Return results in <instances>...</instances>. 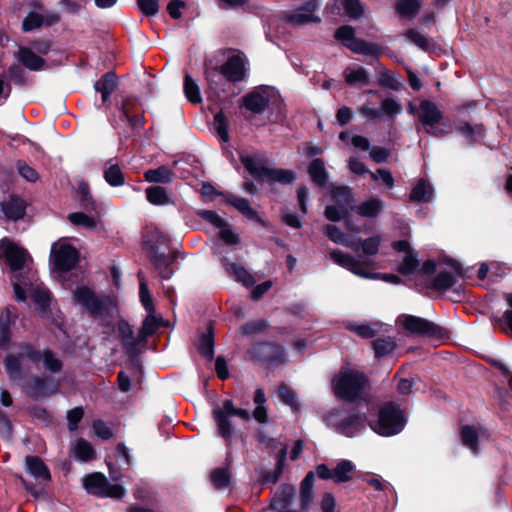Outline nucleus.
Here are the masks:
<instances>
[{"mask_svg": "<svg viewBox=\"0 0 512 512\" xmlns=\"http://www.w3.org/2000/svg\"><path fill=\"white\" fill-rule=\"evenodd\" d=\"M25 363L48 375L59 374L63 369V361L49 347H41L30 343L23 344L17 354H9L4 360V367L13 382H19L26 374Z\"/></svg>", "mask_w": 512, "mask_h": 512, "instance_id": "nucleus-1", "label": "nucleus"}, {"mask_svg": "<svg viewBox=\"0 0 512 512\" xmlns=\"http://www.w3.org/2000/svg\"><path fill=\"white\" fill-rule=\"evenodd\" d=\"M30 260L28 252L17 245L15 242L8 238L0 240V261L9 267L11 272L14 273L12 278V285L14 288V295L17 301L24 302L26 300V286L25 281H21L17 275L18 272L24 269Z\"/></svg>", "mask_w": 512, "mask_h": 512, "instance_id": "nucleus-2", "label": "nucleus"}, {"mask_svg": "<svg viewBox=\"0 0 512 512\" xmlns=\"http://www.w3.org/2000/svg\"><path fill=\"white\" fill-rule=\"evenodd\" d=\"M330 259L337 265L351 271L353 274L362 278L377 279L380 278L392 284H400L401 278L394 274L370 273L367 268L373 267L374 262L371 259L356 260L354 256L344 253L339 249H333L329 253Z\"/></svg>", "mask_w": 512, "mask_h": 512, "instance_id": "nucleus-3", "label": "nucleus"}, {"mask_svg": "<svg viewBox=\"0 0 512 512\" xmlns=\"http://www.w3.org/2000/svg\"><path fill=\"white\" fill-rule=\"evenodd\" d=\"M366 384V376L352 369H341L332 380L335 395L349 402L357 400L362 395Z\"/></svg>", "mask_w": 512, "mask_h": 512, "instance_id": "nucleus-4", "label": "nucleus"}, {"mask_svg": "<svg viewBox=\"0 0 512 512\" xmlns=\"http://www.w3.org/2000/svg\"><path fill=\"white\" fill-rule=\"evenodd\" d=\"M406 424V418L400 406L387 402L381 406L378 419L370 423L373 431L382 436H393L400 433Z\"/></svg>", "mask_w": 512, "mask_h": 512, "instance_id": "nucleus-5", "label": "nucleus"}, {"mask_svg": "<svg viewBox=\"0 0 512 512\" xmlns=\"http://www.w3.org/2000/svg\"><path fill=\"white\" fill-rule=\"evenodd\" d=\"M418 119L425 132L435 137H442L451 132V126L442 122L443 114L437 105L429 100L421 101L418 110Z\"/></svg>", "mask_w": 512, "mask_h": 512, "instance_id": "nucleus-6", "label": "nucleus"}, {"mask_svg": "<svg viewBox=\"0 0 512 512\" xmlns=\"http://www.w3.org/2000/svg\"><path fill=\"white\" fill-rule=\"evenodd\" d=\"M213 416L217 424L218 434L230 441L234 428L231 424L230 418L237 416L245 421L250 419V413L246 409L237 408L232 400H225L221 407L213 410Z\"/></svg>", "mask_w": 512, "mask_h": 512, "instance_id": "nucleus-7", "label": "nucleus"}, {"mask_svg": "<svg viewBox=\"0 0 512 512\" xmlns=\"http://www.w3.org/2000/svg\"><path fill=\"white\" fill-rule=\"evenodd\" d=\"M74 299L93 317L103 316L114 305L110 296L98 297L88 287H79L74 291Z\"/></svg>", "mask_w": 512, "mask_h": 512, "instance_id": "nucleus-8", "label": "nucleus"}, {"mask_svg": "<svg viewBox=\"0 0 512 512\" xmlns=\"http://www.w3.org/2000/svg\"><path fill=\"white\" fill-rule=\"evenodd\" d=\"M397 322L410 334L441 338L447 332L441 326L421 317L403 314Z\"/></svg>", "mask_w": 512, "mask_h": 512, "instance_id": "nucleus-9", "label": "nucleus"}, {"mask_svg": "<svg viewBox=\"0 0 512 512\" xmlns=\"http://www.w3.org/2000/svg\"><path fill=\"white\" fill-rule=\"evenodd\" d=\"M335 37L354 53L375 56L381 51L379 45L356 38L355 31L351 26L338 28L335 32Z\"/></svg>", "mask_w": 512, "mask_h": 512, "instance_id": "nucleus-10", "label": "nucleus"}, {"mask_svg": "<svg viewBox=\"0 0 512 512\" xmlns=\"http://www.w3.org/2000/svg\"><path fill=\"white\" fill-rule=\"evenodd\" d=\"M117 331L125 353L131 359L137 358L147 344L144 338L140 337V331L135 334L133 327L124 319L117 322Z\"/></svg>", "mask_w": 512, "mask_h": 512, "instance_id": "nucleus-11", "label": "nucleus"}, {"mask_svg": "<svg viewBox=\"0 0 512 512\" xmlns=\"http://www.w3.org/2000/svg\"><path fill=\"white\" fill-rule=\"evenodd\" d=\"M79 260V253L67 243H54L51 248V261L59 271H69Z\"/></svg>", "mask_w": 512, "mask_h": 512, "instance_id": "nucleus-12", "label": "nucleus"}, {"mask_svg": "<svg viewBox=\"0 0 512 512\" xmlns=\"http://www.w3.org/2000/svg\"><path fill=\"white\" fill-rule=\"evenodd\" d=\"M60 21V15L56 12H50L45 15L31 11L22 21V31L30 32L41 27H50L57 24Z\"/></svg>", "mask_w": 512, "mask_h": 512, "instance_id": "nucleus-13", "label": "nucleus"}, {"mask_svg": "<svg viewBox=\"0 0 512 512\" xmlns=\"http://www.w3.org/2000/svg\"><path fill=\"white\" fill-rule=\"evenodd\" d=\"M14 58L30 71H41L46 67V60L35 53L32 48L20 45L13 54Z\"/></svg>", "mask_w": 512, "mask_h": 512, "instance_id": "nucleus-14", "label": "nucleus"}, {"mask_svg": "<svg viewBox=\"0 0 512 512\" xmlns=\"http://www.w3.org/2000/svg\"><path fill=\"white\" fill-rule=\"evenodd\" d=\"M52 385L53 380L49 375H34L25 381L24 390L30 397L38 398L52 393Z\"/></svg>", "mask_w": 512, "mask_h": 512, "instance_id": "nucleus-15", "label": "nucleus"}, {"mask_svg": "<svg viewBox=\"0 0 512 512\" xmlns=\"http://www.w3.org/2000/svg\"><path fill=\"white\" fill-rule=\"evenodd\" d=\"M220 73L229 82H239L245 78V62L242 56L233 55L221 66Z\"/></svg>", "mask_w": 512, "mask_h": 512, "instance_id": "nucleus-16", "label": "nucleus"}, {"mask_svg": "<svg viewBox=\"0 0 512 512\" xmlns=\"http://www.w3.org/2000/svg\"><path fill=\"white\" fill-rule=\"evenodd\" d=\"M383 241L381 235L376 234L371 237L362 239V238H354L352 242L355 244V248H350L354 252H358L360 249L365 256L364 258H355L356 260H365L370 259L369 257H374L379 253L380 245Z\"/></svg>", "mask_w": 512, "mask_h": 512, "instance_id": "nucleus-17", "label": "nucleus"}, {"mask_svg": "<svg viewBox=\"0 0 512 512\" xmlns=\"http://www.w3.org/2000/svg\"><path fill=\"white\" fill-rule=\"evenodd\" d=\"M316 0L307 1L298 11L288 16V22L293 25H304L310 22H320V18L314 15L317 8Z\"/></svg>", "mask_w": 512, "mask_h": 512, "instance_id": "nucleus-18", "label": "nucleus"}, {"mask_svg": "<svg viewBox=\"0 0 512 512\" xmlns=\"http://www.w3.org/2000/svg\"><path fill=\"white\" fill-rule=\"evenodd\" d=\"M175 259L176 256L174 254L165 255L164 253H159L155 247H151L150 260L162 278L167 279L172 276L173 271L170 266Z\"/></svg>", "mask_w": 512, "mask_h": 512, "instance_id": "nucleus-19", "label": "nucleus"}, {"mask_svg": "<svg viewBox=\"0 0 512 512\" xmlns=\"http://www.w3.org/2000/svg\"><path fill=\"white\" fill-rule=\"evenodd\" d=\"M456 131L461 134L469 144L483 139L486 134V129L482 124H470L465 121H458L455 124Z\"/></svg>", "mask_w": 512, "mask_h": 512, "instance_id": "nucleus-20", "label": "nucleus"}, {"mask_svg": "<svg viewBox=\"0 0 512 512\" xmlns=\"http://www.w3.org/2000/svg\"><path fill=\"white\" fill-rule=\"evenodd\" d=\"M243 104L253 114H260L268 107L269 98L265 91H253L243 97Z\"/></svg>", "mask_w": 512, "mask_h": 512, "instance_id": "nucleus-21", "label": "nucleus"}, {"mask_svg": "<svg viewBox=\"0 0 512 512\" xmlns=\"http://www.w3.org/2000/svg\"><path fill=\"white\" fill-rule=\"evenodd\" d=\"M365 422L366 416L364 414H352L337 424V430L348 437H352L364 427Z\"/></svg>", "mask_w": 512, "mask_h": 512, "instance_id": "nucleus-22", "label": "nucleus"}, {"mask_svg": "<svg viewBox=\"0 0 512 512\" xmlns=\"http://www.w3.org/2000/svg\"><path fill=\"white\" fill-rule=\"evenodd\" d=\"M1 207L4 215L8 219L19 220L25 215L26 204L17 196H10L1 203Z\"/></svg>", "mask_w": 512, "mask_h": 512, "instance_id": "nucleus-23", "label": "nucleus"}, {"mask_svg": "<svg viewBox=\"0 0 512 512\" xmlns=\"http://www.w3.org/2000/svg\"><path fill=\"white\" fill-rule=\"evenodd\" d=\"M118 87V80L114 73L108 72L104 74L94 84L96 92L101 93L103 102H106L109 97L116 91Z\"/></svg>", "mask_w": 512, "mask_h": 512, "instance_id": "nucleus-24", "label": "nucleus"}, {"mask_svg": "<svg viewBox=\"0 0 512 512\" xmlns=\"http://www.w3.org/2000/svg\"><path fill=\"white\" fill-rule=\"evenodd\" d=\"M294 493L295 489L292 485L281 484L271 501V508L279 511L286 509L290 505Z\"/></svg>", "mask_w": 512, "mask_h": 512, "instance_id": "nucleus-25", "label": "nucleus"}, {"mask_svg": "<svg viewBox=\"0 0 512 512\" xmlns=\"http://www.w3.org/2000/svg\"><path fill=\"white\" fill-rule=\"evenodd\" d=\"M25 464L27 472L31 476L43 481H50V471L38 456H26Z\"/></svg>", "mask_w": 512, "mask_h": 512, "instance_id": "nucleus-26", "label": "nucleus"}, {"mask_svg": "<svg viewBox=\"0 0 512 512\" xmlns=\"http://www.w3.org/2000/svg\"><path fill=\"white\" fill-rule=\"evenodd\" d=\"M308 174L311 180L319 187L323 188L328 182V172L324 161L320 158L314 159L308 166Z\"/></svg>", "mask_w": 512, "mask_h": 512, "instance_id": "nucleus-27", "label": "nucleus"}, {"mask_svg": "<svg viewBox=\"0 0 512 512\" xmlns=\"http://www.w3.org/2000/svg\"><path fill=\"white\" fill-rule=\"evenodd\" d=\"M174 172L171 168L162 165L155 169H149L145 172L144 177L150 183H171L174 178Z\"/></svg>", "mask_w": 512, "mask_h": 512, "instance_id": "nucleus-28", "label": "nucleus"}, {"mask_svg": "<svg viewBox=\"0 0 512 512\" xmlns=\"http://www.w3.org/2000/svg\"><path fill=\"white\" fill-rule=\"evenodd\" d=\"M105 181L113 187L122 186L125 183V176L118 164L113 163V160H108L105 163L103 172Z\"/></svg>", "mask_w": 512, "mask_h": 512, "instance_id": "nucleus-29", "label": "nucleus"}, {"mask_svg": "<svg viewBox=\"0 0 512 512\" xmlns=\"http://www.w3.org/2000/svg\"><path fill=\"white\" fill-rule=\"evenodd\" d=\"M83 485L89 493L101 496L107 486V479L101 473H93L84 477Z\"/></svg>", "mask_w": 512, "mask_h": 512, "instance_id": "nucleus-30", "label": "nucleus"}, {"mask_svg": "<svg viewBox=\"0 0 512 512\" xmlns=\"http://www.w3.org/2000/svg\"><path fill=\"white\" fill-rule=\"evenodd\" d=\"M240 160L246 170L255 178H265L267 168L262 160L248 155H241Z\"/></svg>", "mask_w": 512, "mask_h": 512, "instance_id": "nucleus-31", "label": "nucleus"}, {"mask_svg": "<svg viewBox=\"0 0 512 512\" xmlns=\"http://www.w3.org/2000/svg\"><path fill=\"white\" fill-rule=\"evenodd\" d=\"M384 202L378 198H370L356 207V212L366 218H375L381 212Z\"/></svg>", "mask_w": 512, "mask_h": 512, "instance_id": "nucleus-32", "label": "nucleus"}, {"mask_svg": "<svg viewBox=\"0 0 512 512\" xmlns=\"http://www.w3.org/2000/svg\"><path fill=\"white\" fill-rule=\"evenodd\" d=\"M315 474L310 471L307 473L303 481L301 482L300 495H301V507L306 510L313 498V484Z\"/></svg>", "mask_w": 512, "mask_h": 512, "instance_id": "nucleus-33", "label": "nucleus"}, {"mask_svg": "<svg viewBox=\"0 0 512 512\" xmlns=\"http://www.w3.org/2000/svg\"><path fill=\"white\" fill-rule=\"evenodd\" d=\"M421 0H399L396 5V11L402 18L412 19L420 11Z\"/></svg>", "mask_w": 512, "mask_h": 512, "instance_id": "nucleus-34", "label": "nucleus"}, {"mask_svg": "<svg viewBox=\"0 0 512 512\" xmlns=\"http://www.w3.org/2000/svg\"><path fill=\"white\" fill-rule=\"evenodd\" d=\"M163 324L162 317L155 316L154 313H148L147 317L144 319L140 331V337L144 338L147 342V338L152 336L160 326Z\"/></svg>", "mask_w": 512, "mask_h": 512, "instance_id": "nucleus-35", "label": "nucleus"}, {"mask_svg": "<svg viewBox=\"0 0 512 512\" xmlns=\"http://www.w3.org/2000/svg\"><path fill=\"white\" fill-rule=\"evenodd\" d=\"M17 318L15 308H8L5 316L0 319V344L6 345L10 340V324L14 323Z\"/></svg>", "mask_w": 512, "mask_h": 512, "instance_id": "nucleus-36", "label": "nucleus"}, {"mask_svg": "<svg viewBox=\"0 0 512 512\" xmlns=\"http://www.w3.org/2000/svg\"><path fill=\"white\" fill-rule=\"evenodd\" d=\"M397 344L392 337L377 338L373 341V349L376 358L389 356L395 350Z\"/></svg>", "mask_w": 512, "mask_h": 512, "instance_id": "nucleus-37", "label": "nucleus"}, {"mask_svg": "<svg viewBox=\"0 0 512 512\" xmlns=\"http://www.w3.org/2000/svg\"><path fill=\"white\" fill-rule=\"evenodd\" d=\"M324 231L332 242L348 248H355L353 239H349L336 225L328 224L324 227Z\"/></svg>", "mask_w": 512, "mask_h": 512, "instance_id": "nucleus-38", "label": "nucleus"}, {"mask_svg": "<svg viewBox=\"0 0 512 512\" xmlns=\"http://www.w3.org/2000/svg\"><path fill=\"white\" fill-rule=\"evenodd\" d=\"M147 200L153 205H166L170 203V196L162 186H151L146 189Z\"/></svg>", "mask_w": 512, "mask_h": 512, "instance_id": "nucleus-39", "label": "nucleus"}, {"mask_svg": "<svg viewBox=\"0 0 512 512\" xmlns=\"http://www.w3.org/2000/svg\"><path fill=\"white\" fill-rule=\"evenodd\" d=\"M344 78L346 83L351 86L357 84L366 85L369 83V74L363 67H358L356 69L347 68L344 71Z\"/></svg>", "mask_w": 512, "mask_h": 512, "instance_id": "nucleus-40", "label": "nucleus"}, {"mask_svg": "<svg viewBox=\"0 0 512 512\" xmlns=\"http://www.w3.org/2000/svg\"><path fill=\"white\" fill-rule=\"evenodd\" d=\"M73 450L75 457L83 462L93 460L96 456L92 445L83 438H80L76 441Z\"/></svg>", "mask_w": 512, "mask_h": 512, "instance_id": "nucleus-41", "label": "nucleus"}, {"mask_svg": "<svg viewBox=\"0 0 512 512\" xmlns=\"http://www.w3.org/2000/svg\"><path fill=\"white\" fill-rule=\"evenodd\" d=\"M227 202L231 204L233 207H235L240 213H242L248 219H259L258 213L250 206L248 200L241 197L231 196L227 199Z\"/></svg>", "mask_w": 512, "mask_h": 512, "instance_id": "nucleus-42", "label": "nucleus"}, {"mask_svg": "<svg viewBox=\"0 0 512 512\" xmlns=\"http://www.w3.org/2000/svg\"><path fill=\"white\" fill-rule=\"evenodd\" d=\"M354 464L349 460H341L333 469V481L335 483L348 482L354 470Z\"/></svg>", "mask_w": 512, "mask_h": 512, "instance_id": "nucleus-43", "label": "nucleus"}, {"mask_svg": "<svg viewBox=\"0 0 512 512\" xmlns=\"http://www.w3.org/2000/svg\"><path fill=\"white\" fill-rule=\"evenodd\" d=\"M227 271L246 287L255 283L254 277L241 265L231 263L227 266Z\"/></svg>", "mask_w": 512, "mask_h": 512, "instance_id": "nucleus-44", "label": "nucleus"}, {"mask_svg": "<svg viewBox=\"0 0 512 512\" xmlns=\"http://www.w3.org/2000/svg\"><path fill=\"white\" fill-rule=\"evenodd\" d=\"M461 441L473 453L478 452V433L474 426L466 425L461 428Z\"/></svg>", "mask_w": 512, "mask_h": 512, "instance_id": "nucleus-45", "label": "nucleus"}, {"mask_svg": "<svg viewBox=\"0 0 512 512\" xmlns=\"http://www.w3.org/2000/svg\"><path fill=\"white\" fill-rule=\"evenodd\" d=\"M433 189L429 183L420 180L412 189L410 193V200L412 201H430L432 198Z\"/></svg>", "mask_w": 512, "mask_h": 512, "instance_id": "nucleus-46", "label": "nucleus"}, {"mask_svg": "<svg viewBox=\"0 0 512 512\" xmlns=\"http://www.w3.org/2000/svg\"><path fill=\"white\" fill-rule=\"evenodd\" d=\"M265 178H268L273 182H279L281 184H290L295 180V173L286 169L267 168Z\"/></svg>", "mask_w": 512, "mask_h": 512, "instance_id": "nucleus-47", "label": "nucleus"}, {"mask_svg": "<svg viewBox=\"0 0 512 512\" xmlns=\"http://www.w3.org/2000/svg\"><path fill=\"white\" fill-rule=\"evenodd\" d=\"M184 93L186 98L193 104L201 103L202 97L199 87L193 78L186 74L184 78Z\"/></svg>", "mask_w": 512, "mask_h": 512, "instance_id": "nucleus-48", "label": "nucleus"}, {"mask_svg": "<svg viewBox=\"0 0 512 512\" xmlns=\"http://www.w3.org/2000/svg\"><path fill=\"white\" fill-rule=\"evenodd\" d=\"M199 352L202 356L211 360L214 356V338L211 329L202 334L198 345Z\"/></svg>", "mask_w": 512, "mask_h": 512, "instance_id": "nucleus-49", "label": "nucleus"}, {"mask_svg": "<svg viewBox=\"0 0 512 512\" xmlns=\"http://www.w3.org/2000/svg\"><path fill=\"white\" fill-rule=\"evenodd\" d=\"M29 292L32 300L41 310H45L48 307L50 301V293L46 288L40 285L35 287L31 286L29 288Z\"/></svg>", "mask_w": 512, "mask_h": 512, "instance_id": "nucleus-50", "label": "nucleus"}, {"mask_svg": "<svg viewBox=\"0 0 512 512\" xmlns=\"http://www.w3.org/2000/svg\"><path fill=\"white\" fill-rule=\"evenodd\" d=\"M405 37L423 51H430L433 48L431 40L416 29L407 30Z\"/></svg>", "mask_w": 512, "mask_h": 512, "instance_id": "nucleus-51", "label": "nucleus"}, {"mask_svg": "<svg viewBox=\"0 0 512 512\" xmlns=\"http://www.w3.org/2000/svg\"><path fill=\"white\" fill-rule=\"evenodd\" d=\"M211 482L217 489H224L229 485L230 472L227 468H217L211 472Z\"/></svg>", "mask_w": 512, "mask_h": 512, "instance_id": "nucleus-52", "label": "nucleus"}, {"mask_svg": "<svg viewBox=\"0 0 512 512\" xmlns=\"http://www.w3.org/2000/svg\"><path fill=\"white\" fill-rule=\"evenodd\" d=\"M419 266L418 253L415 250H409L403 259L399 272L408 275L413 273Z\"/></svg>", "mask_w": 512, "mask_h": 512, "instance_id": "nucleus-53", "label": "nucleus"}, {"mask_svg": "<svg viewBox=\"0 0 512 512\" xmlns=\"http://www.w3.org/2000/svg\"><path fill=\"white\" fill-rule=\"evenodd\" d=\"M456 283V278L449 272H440L434 279L432 287L437 291H446Z\"/></svg>", "mask_w": 512, "mask_h": 512, "instance_id": "nucleus-54", "label": "nucleus"}, {"mask_svg": "<svg viewBox=\"0 0 512 512\" xmlns=\"http://www.w3.org/2000/svg\"><path fill=\"white\" fill-rule=\"evenodd\" d=\"M132 101L127 99L121 106V118L127 120L133 128H139L143 125V118L140 115H131Z\"/></svg>", "mask_w": 512, "mask_h": 512, "instance_id": "nucleus-55", "label": "nucleus"}, {"mask_svg": "<svg viewBox=\"0 0 512 512\" xmlns=\"http://www.w3.org/2000/svg\"><path fill=\"white\" fill-rule=\"evenodd\" d=\"M68 219L75 226H82L90 230L96 228L95 219L81 212L70 213Z\"/></svg>", "mask_w": 512, "mask_h": 512, "instance_id": "nucleus-56", "label": "nucleus"}, {"mask_svg": "<svg viewBox=\"0 0 512 512\" xmlns=\"http://www.w3.org/2000/svg\"><path fill=\"white\" fill-rule=\"evenodd\" d=\"M5 77L17 85H24L26 83L24 67H21L18 64L11 65L5 72Z\"/></svg>", "mask_w": 512, "mask_h": 512, "instance_id": "nucleus-57", "label": "nucleus"}, {"mask_svg": "<svg viewBox=\"0 0 512 512\" xmlns=\"http://www.w3.org/2000/svg\"><path fill=\"white\" fill-rule=\"evenodd\" d=\"M324 215L329 221L337 222L345 219L348 211L345 205H328L325 208Z\"/></svg>", "mask_w": 512, "mask_h": 512, "instance_id": "nucleus-58", "label": "nucleus"}, {"mask_svg": "<svg viewBox=\"0 0 512 512\" xmlns=\"http://www.w3.org/2000/svg\"><path fill=\"white\" fill-rule=\"evenodd\" d=\"M381 116L387 115L389 117H394L397 114L401 113L402 105L394 98H386L381 103Z\"/></svg>", "mask_w": 512, "mask_h": 512, "instance_id": "nucleus-59", "label": "nucleus"}, {"mask_svg": "<svg viewBox=\"0 0 512 512\" xmlns=\"http://www.w3.org/2000/svg\"><path fill=\"white\" fill-rule=\"evenodd\" d=\"M343 8L346 14L353 19L360 18L364 13V7L360 0H343Z\"/></svg>", "mask_w": 512, "mask_h": 512, "instance_id": "nucleus-60", "label": "nucleus"}, {"mask_svg": "<svg viewBox=\"0 0 512 512\" xmlns=\"http://www.w3.org/2000/svg\"><path fill=\"white\" fill-rule=\"evenodd\" d=\"M214 128L222 141L229 140L228 122L223 113L220 112L214 116Z\"/></svg>", "mask_w": 512, "mask_h": 512, "instance_id": "nucleus-61", "label": "nucleus"}, {"mask_svg": "<svg viewBox=\"0 0 512 512\" xmlns=\"http://www.w3.org/2000/svg\"><path fill=\"white\" fill-rule=\"evenodd\" d=\"M77 193L80 197V201L82 202V205L86 209H90V208L94 209L95 208V203L92 199L88 183L81 181L78 184Z\"/></svg>", "mask_w": 512, "mask_h": 512, "instance_id": "nucleus-62", "label": "nucleus"}, {"mask_svg": "<svg viewBox=\"0 0 512 512\" xmlns=\"http://www.w3.org/2000/svg\"><path fill=\"white\" fill-rule=\"evenodd\" d=\"M278 394H279L280 400L283 403L291 406L292 408L298 407L296 394H295L294 390H292L287 385L281 384L278 389Z\"/></svg>", "mask_w": 512, "mask_h": 512, "instance_id": "nucleus-63", "label": "nucleus"}, {"mask_svg": "<svg viewBox=\"0 0 512 512\" xmlns=\"http://www.w3.org/2000/svg\"><path fill=\"white\" fill-rule=\"evenodd\" d=\"M346 328L365 339L376 335V330L369 324L348 323Z\"/></svg>", "mask_w": 512, "mask_h": 512, "instance_id": "nucleus-64", "label": "nucleus"}]
</instances>
